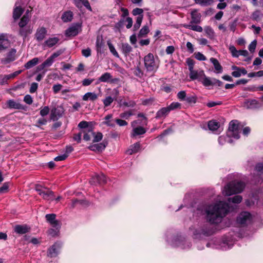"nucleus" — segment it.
Wrapping results in <instances>:
<instances>
[{
    "label": "nucleus",
    "mask_w": 263,
    "mask_h": 263,
    "mask_svg": "<svg viewBox=\"0 0 263 263\" xmlns=\"http://www.w3.org/2000/svg\"><path fill=\"white\" fill-rule=\"evenodd\" d=\"M149 31L147 26H144L140 30L138 35V37H143L146 35Z\"/></svg>",
    "instance_id": "obj_48"
},
{
    "label": "nucleus",
    "mask_w": 263,
    "mask_h": 263,
    "mask_svg": "<svg viewBox=\"0 0 263 263\" xmlns=\"http://www.w3.org/2000/svg\"><path fill=\"white\" fill-rule=\"evenodd\" d=\"M229 49L233 57H238V50L233 45H230Z\"/></svg>",
    "instance_id": "obj_57"
},
{
    "label": "nucleus",
    "mask_w": 263,
    "mask_h": 263,
    "mask_svg": "<svg viewBox=\"0 0 263 263\" xmlns=\"http://www.w3.org/2000/svg\"><path fill=\"white\" fill-rule=\"evenodd\" d=\"M237 224L239 226L245 225L247 222V212H241L236 219Z\"/></svg>",
    "instance_id": "obj_22"
},
{
    "label": "nucleus",
    "mask_w": 263,
    "mask_h": 263,
    "mask_svg": "<svg viewBox=\"0 0 263 263\" xmlns=\"http://www.w3.org/2000/svg\"><path fill=\"white\" fill-rule=\"evenodd\" d=\"M89 182L91 184L97 185L98 184H103L106 182L105 176L101 174L100 175H95L90 179Z\"/></svg>",
    "instance_id": "obj_10"
},
{
    "label": "nucleus",
    "mask_w": 263,
    "mask_h": 263,
    "mask_svg": "<svg viewBox=\"0 0 263 263\" xmlns=\"http://www.w3.org/2000/svg\"><path fill=\"white\" fill-rule=\"evenodd\" d=\"M10 45V42L5 34H0V51L6 49Z\"/></svg>",
    "instance_id": "obj_15"
},
{
    "label": "nucleus",
    "mask_w": 263,
    "mask_h": 263,
    "mask_svg": "<svg viewBox=\"0 0 263 263\" xmlns=\"http://www.w3.org/2000/svg\"><path fill=\"white\" fill-rule=\"evenodd\" d=\"M16 51L15 49H11L6 58L2 59L1 61L3 64H7L15 60V55Z\"/></svg>",
    "instance_id": "obj_17"
},
{
    "label": "nucleus",
    "mask_w": 263,
    "mask_h": 263,
    "mask_svg": "<svg viewBox=\"0 0 263 263\" xmlns=\"http://www.w3.org/2000/svg\"><path fill=\"white\" fill-rule=\"evenodd\" d=\"M98 98V95L95 92H88L86 93L82 97V99L83 101H88L90 100L91 101H94L96 100Z\"/></svg>",
    "instance_id": "obj_25"
},
{
    "label": "nucleus",
    "mask_w": 263,
    "mask_h": 263,
    "mask_svg": "<svg viewBox=\"0 0 263 263\" xmlns=\"http://www.w3.org/2000/svg\"><path fill=\"white\" fill-rule=\"evenodd\" d=\"M107 45L108 46L110 52L116 58H119V55L118 52L116 51L114 46L111 43L110 41H108L107 42Z\"/></svg>",
    "instance_id": "obj_45"
},
{
    "label": "nucleus",
    "mask_w": 263,
    "mask_h": 263,
    "mask_svg": "<svg viewBox=\"0 0 263 263\" xmlns=\"http://www.w3.org/2000/svg\"><path fill=\"white\" fill-rule=\"evenodd\" d=\"M232 138L231 136H229L228 133L226 135H222L219 137L218 138V142L219 144L222 145L226 143H232V140L231 139Z\"/></svg>",
    "instance_id": "obj_30"
},
{
    "label": "nucleus",
    "mask_w": 263,
    "mask_h": 263,
    "mask_svg": "<svg viewBox=\"0 0 263 263\" xmlns=\"http://www.w3.org/2000/svg\"><path fill=\"white\" fill-rule=\"evenodd\" d=\"M232 69L234 71L232 72V75L235 78H238L241 75H245L247 73L244 68H240L236 66H233Z\"/></svg>",
    "instance_id": "obj_21"
},
{
    "label": "nucleus",
    "mask_w": 263,
    "mask_h": 263,
    "mask_svg": "<svg viewBox=\"0 0 263 263\" xmlns=\"http://www.w3.org/2000/svg\"><path fill=\"white\" fill-rule=\"evenodd\" d=\"M75 4L78 6V4L81 3L88 10L91 11L92 9L88 0H74Z\"/></svg>",
    "instance_id": "obj_44"
},
{
    "label": "nucleus",
    "mask_w": 263,
    "mask_h": 263,
    "mask_svg": "<svg viewBox=\"0 0 263 263\" xmlns=\"http://www.w3.org/2000/svg\"><path fill=\"white\" fill-rule=\"evenodd\" d=\"M263 76V70H260L257 72H251L248 74V77L253 78L254 77H262Z\"/></svg>",
    "instance_id": "obj_60"
},
{
    "label": "nucleus",
    "mask_w": 263,
    "mask_h": 263,
    "mask_svg": "<svg viewBox=\"0 0 263 263\" xmlns=\"http://www.w3.org/2000/svg\"><path fill=\"white\" fill-rule=\"evenodd\" d=\"M112 118V115L111 114H108L104 118L105 121L103 122L104 124L110 127L115 126V124L113 123L111 120Z\"/></svg>",
    "instance_id": "obj_43"
},
{
    "label": "nucleus",
    "mask_w": 263,
    "mask_h": 263,
    "mask_svg": "<svg viewBox=\"0 0 263 263\" xmlns=\"http://www.w3.org/2000/svg\"><path fill=\"white\" fill-rule=\"evenodd\" d=\"M229 210V204L223 201L209 205L205 208L207 220L211 223L217 224L221 221Z\"/></svg>",
    "instance_id": "obj_1"
},
{
    "label": "nucleus",
    "mask_w": 263,
    "mask_h": 263,
    "mask_svg": "<svg viewBox=\"0 0 263 263\" xmlns=\"http://www.w3.org/2000/svg\"><path fill=\"white\" fill-rule=\"evenodd\" d=\"M186 63L189 67V70L190 72L193 70L195 61L191 58H187L186 60Z\"/></svg>",
    "instance_id": "obj_53"
},
{
    "label": "nucleus",
    "mask_w": 263,
    "mask_h": 263,
    "mask_svg": "<svg viewBox=\"0 0 263 263\" xmlns=\"http://www.w3.org/2000/svg\"><path fill=\"white\" fill-rule=\"evenodd\" d=\"M7 107L10 109H24L25 107L19 102H16L13 99H10L6 102Z\"/></svg>",
    "instance_id": "obj_12"
},
{
    "label": "nucleus",
    "mask_w": 263,
    "mask_h": 263,
    "mask_svg": "<svg viewBox=\"0 0 263 263\" xmlns=\"http://www.w3.org/2000/svg\"><path fill=\"white\" fill-rule=\"evenodd\" d=\"M112 78V76L109 72H105L98 79L101 82H108Z\"/></svg>",
    "instance_id": "obj_40"
},
{
    "label": "nucleus",
    "mask_w": 263,
    "mask_h": 263,
    "mask_svg": "<svg viewBox=\"0 0 263 263\" xmlns=\"http://www.w3.org/2000/svg\"><path fill=\"white\" fill-rule=\"evenodd\" d=\"M35 190L44 200L52 201L54 199V193L48 188L36 185Z\"/></svg>",
    "instance_id": "obj_5"
},
{
    "label": "nucleus",
    "mask_w": 263,
    "mask_h": 263,
    "mask_svg": "<svg viewBox=\"0 0 263 263\" xmlns=\"http://www.w3.org/2000/svg\"><path fill=\"white\" fill-rule=\"evenodd\" d=\"M73 17V14L71 11L65 12L62 16V20L64 22H68L72 20Z\"/></svg>",
    "instance_id": "obj_38"
},
{
    "label": "nucleus",
    "mask_w": 263,
    "mask_h": 263,
    "mask_svg": "<svg viewBox=\"0 0 263 263\" xmlns=\"http://www.w3.org/2000/svg\"><path fill=\"white\" fill-rule=\"evenodd\" d=\"M78 127L82 129V130H86V129H87L88 128H92L91 127H89L88 126V122L85 121L80 122L78 124Z\"/></svg>",
    "instance_id": "obj_52"
},
{
    "label": "nucleus",
    "mask_w": 263,
    "mask_h": 263,
    "mask_svg": "<svg viewBox=\"0 0 263 263\" xmlns=\"http://www.w3.org/2000/svg\"><path fill=\"white\" fill-rule=\"evenodd\" d=\"M170 111L177 109L180 108L181 104L179 102H173L172 103L168 106H167Z\"/></svg>",
    "instance_id": "obj_54"
},
{
    "label": "nucleus",
    "mask_w": 263,
    "mask_h": 263,
    "mask_svg": "<svg viewBox=\"0 0 263 263\" xmlns=\"http://www.w3.org/2000/svg\"><path fill=\"white\" fill-rule=\"evenodd\" d=\"M49 112H50L49 107L47 106H45L41 108L40 111V115L42 117H44L45 116L48 115Z\"/></svg>",
    "instance_id": "obj_50"
},
{
    "label": "nucleus",
    "mask_w": 263,
    "mask_h": 263,
    "mask_svg": "<svg viewBox=\"0 0 263 263\" xmlns=\"http://www.w3.org/2000/svg\"><path fill=\"white\" fill-rule=\"evenodd\" d=\"M47 123V120L45 118L42 117L40 118L36 121L35 126L36 127H40L41 125H46Z\"/></svg>",
    "instance_id": "obj_51"
},
{
    "label": "nucleus",
    "mask_w": 263,
    "mask_h": 263,
    "mask_svg": "<svg viewBox=\"0 0 263 263\" xmlns=\"http://www.w3.org/2000/svg\"><path fill=\"white\" fill-rule=\"evenodd\" d=\"M82 133L84 134L83 139L85 141H89L91 137L94 135L92 128H88L86 130H82Z\"/></svg>",
    "instance_id": "obj_29"
},
{
    "label": "nucleus",
    "mask_w": 263,
    "mask_h": 263,
    "mask_svg": "<svg viewBox=\"0 0 263 263\" xmlns=\"http://www.w3.org/2000/svg\"><path fill=\"white\" fill-rule=\"evenodd\" d=\"M81 30V25L80 24H74L69 27L66 30L65 35L67 36H76Z\"/></svg>",
    "instance_id": "obj_8"
},
{
    "label": "nucleus",
    "mask_w": 263,
    "mask_h": 263,
    "mask_svg": "<svg viewBox=\"0 0 263 263\" xmlns=\"http://www.w3.org/2000/svg\"><path fill=\"white\" fill-rule=\"evenodd\" d=\"M195 58L199 61H205L206 58L202 53L197 52L194 53Z\"/></svg>",
    "instance_id": "obj_58"
},
{
    "label": "nucleus",
    "mask_w": 263,
    "mask_h": 263,
    "mask_svg": "<svg viewBox=\"0 0 263 263\" xmlns=\"http://www.w3.org/2000/svg\"><path fill=\"white\" fill-rule=\"evenodd\" d=\"M244 187L243 184L240 181H232L227 184L222 190V193L225 196H231L240 193Z\"/></svg>",
    "instance_id": "obj_2"
},
{
    "label": "nucleus",
    "mask_w": 263,
    "mask_h": 263,
    "mask_svg": "<svg viewBox=\"0 0 263 263\" xmlns=\"http://www.w3.org/2000/svg\"><path fill=\"white\" fill-rule=\"evenodd\" d=\"M197 96L196 95H192L190 96H188L186 98L185 101L190 104L193 103L195 104L196 103L197 101Z\"/></svg>",
    "instance_id": "obj_56"
},
{
    "label": "nucleus",
    "mask_w": 263,
    "mask_h": 263,
    "mask_svg": "<svg viewBox=\"0 0 263 263\" xmlns=\"http://www.w3.org/2000/svg\"><path fill=\"white\" fill-rule=\"evenodd\" d=\"M46 221L53 228H60V222L56 220V215L54 214H48L45 215Z\"/></svg>",
    "instance_id": "obj_9"
},
{
    "label": "nucleus",
    "mask_w": 263,
    "mask_h": 263,
    "mask_svg": "<svg viewBox=\"0 0 263 263\" xmlns=\"http://www.w3.org/2000/svg\"><path fill=\"white\" fill-rule=\"evenodd\" d=\"M30 228L27 225H16L14 227V231L18 234H24L28 232Z\"/></svg>",
    "instance_id": "obj_18"
},
{
    "label": "nucleus",
    "mask_w": 263,
    "mask_h": 263,
    "mask_svg": "<svg viewBox=\"0 0 263 263\" xmlns=\"http://www.w3.org/2000/svg\"><path fill=\"white\" fill-rule=\"evenodd\" d=\"M208 125L209 129L213 132L218 130L220 127L219 123L216 120L210 121Z\"/></svg>",
    "instance_id": "obj_31"
},
{
    "label": "nucleus",
    "mask_w": 263,
    "mask_h": 263,
    "mask_svg": "<svg viewBox=\"0 0 263 263\" xmlns=\"http://www.w3.org/2000/svg\"><path fill=\"white\" fill-rule=\"evenodd\" d=\"M121 50L124 54L127 55L132 51V47L128 43H122L121 44Z\"/></svg>",
    "instance_id": "obj_35"
},
{
    "label": "nucleus",
    "mask_w": 263,
    "mask_h": 263,
    "mask_svg": "<svg viewBox=\"0 0 263 263\" xmlns=\"http://www.w3.org/2000/svg\"><path fill=\"white\" fill-rule=\"evenodd\" d=\"M60 54V53L59 52L53 53L50 57H49L42 64L40 65L37 67V70L38 71H41L43 70L45 68L51 66V65L54 62V59L59 56Z\"/></svg>",
    "instance_id": "obj_6"
},
{
    "label": "nucleus",
    "mask_w": 263,
    "mask_h": 263,
    "mask_svg": "<svg viewBox=\"0 0 263 263\" xmlns=\"http://www.w3.org/2000/svg\"><path fill=\"white\" fill-rule=\"evenodd\" d=\"M93 136V142H98L100 141L103 138V135L101 133H97L96 134L94 133Z\"/></svg>",
    "instance_id": "obj_59"
},
{
    "label": "nucleus",
    "mask_w": 263,
    "mask_h": 263,
    "mask_svg": "<svg viewBox=\"0 0 263 263\" xmlns=\"http://www.w3.org/2000/svg\"><path fill=\"white\" fill-rule=\"evenodd\" d=\"M29 16L27 15V14H25L21 18V21L18 24L20 28L24 27L28 23L29 20Z\"/></svg>",
    "instance_id": "obj_41"
},
{
    "label": "nucleus",
    "mask_w": 263,
    "mask_h": 263,
    "mask_svg": "<svg viewBox=\"0 0 263 263\" xmlns=\"http://www.w3.org/2000/svg\"><path fill=\"white\" fill-rule=\"evenodd\" d=\"M170 112V111L167 107H163L157 112L156 118L157 119L165 118Z\"/></svg>",
    "instance_id": "obj_24"
},
{
    "label": "nucleus",
    "mask_w": 263,
    "mask_h": 263,
    "mask_svg": "<svg viewBox=\"0 0 263 263\" xmlns=\"http://www.w3.org/2000/svg\"><path fill=\"white\" fill-rule=\"evenodd\" d=\"M143 18V15H140V16H138L136 18V23L134 26V29L135 30H137L141 26V23L142 22Z\"/></svg>",
    "instance_id": "obj_47"
},
{
    "label": "nucleus",
    "mask_w": 263,
    "mask_h": 263,
    "mask_svg": "<svg viewBox=\"0 0 263 263\" xmlns=\"http://www.w3.org/2000/svg\"><path fill=\"white\" fill-rule=\"evenodd\" d=\"M137 123V121H134L131 123L132 126L133 127L131 137H135L137 136L143 135L146 132V129L142 126L135 127Z\"/></svg>",
    "instance_id": "obj_7"
},
{
    "label": "nucleus",
    "mask_w": 263,
    "mask_h": 263,
    "mask_svg": "<svg viewBox=\"0 0 263 263\" xmlns=\"http://www.w3.org/2000/svg\"><path fill=\"white\" fill-rule=\"evenodd\" d=\"M143 10L141 8H136L133 9L132 11V14L134 15H138L140 16V15H143Z\"/></svg>",
    "instance_id": "obj_63"
},
{
    "label": "nucleus",
    "mask_w": 263,
    "mask_h": 263,
    "mask_svg": "<svg viewBox=\"0 0 263 263\" xmlns=\"http://www.w3.org/2000/svg\"><path fill=\"white\" fill-rule=\"evenodd\" d=\"M62 112L59 109L55 108L51 110L50 118L53 121H57L59 118L62 117Z\"/></svg>",
    "instance_id": "obj_26"
},
{
    "label": "nucleus",
    "mask_w": 263,
    "mask_h": 263,
    "mask_svg": "<svg viewBox=\"0 0 263 263\" xmlns=\"http://www.w3.org/2000/svg\"><path fill=\"white\" fill-rule=\"evenodd\" d=\"M177 98L181 101L185 100L186 99V92L185 91H180L177 93Z\"/></svg>",
    "instance_id": "obj_62"
},
{
    "label": "nucleus",
    "mask_w": 263,
    "mask_h": 263,
    "mask_svg": "<svg viewBox=\"0 0 263 263\" xmlns=\"http://www.w3.org/2000/svg\"><path fill=\"white\" fill-rule=\"evenodd\" d=\"M257 45V41L256 40H254L253 41H252L249 46V50L251 52H254L255 51V50L256 49Z\"/></svg>",
    "instance_id": "obj_61"
},
{
    "label": "nucleus",
    "mask_w": 263,
    "mask_h": 263,
    "mask_svg": "<svg viewBox=\"0 0 263 263\" xmlns=\"http://www.w3.org/2000/svg\"><path fill=\"white\" fill-rule=\"evenodd\" d=\"M258 198V192L257 191L253 192L251 196H249V198H248V206L254 205L255 203H257Z\"/></svg>",
    "instance_id": "obj_23"
},
{
    "label": "nucleus",
    "mask_w": 263,
    "mask_h": 263,
    "mask_svg": "<svg viewBox=\"0 0 263 263\" xmlns=\"http://www.w3.org/2000/svg\"><path fill=\"white\" fill-rule=\"evenodd\" d=\"M242 197L240 195H236L233 197L229 198L228 201L229 203L232 202L234 203H239L242 201Z\"/></svg>",
    "instance_id": "obj_46"
},
{
    "label": "nucleus",
    "mask_w": 263,
    "mask_h": 263,
    "mask_svg": "<svg viewBox=\"0 0 263 263\" xmlns=\"http://www.w3.org/2000/svg\"><path fill=\"white\" fill-rule=\"evenodd\" d=\"M140 149V144L138 142L132 145L127 151L126 153L128 155H132L134 153H137Z\"/></svg>",
    "instance_id": "obj_34"
},
{
    "label": "nucleus",
    "mask_w": 263,
    "mask_h": 263,
    "mask_svg": "<svg viewBox=\"0 0 263 263\" xmlns=\"http://www.w3.org/2000/svg\"><path fill=\"white\" fill-rule=\"evenodd\" d=\"M195 2L202 6L210 5L213 2V0H195Z\"/></svg>",
    "instance_id": "obj_49"
},
{
    "label": "nucleus",
    "mask_w": 263,
    "mask_h": 263,
    "mask_svg": "<svg viewBox=\"0 0 263 263\" xmlns=\"http://www.w3.org/2000/svg\"><path fill=\"white\" fill-rule=\"evenodd\" d=\"M39 59L37 58H34L32 59V60L29 61L27 62L24 65V67L26 69H30L39 63Z\"/></svg>",
    "instance_id": "obj_36"
},
{
    "label": "nucleus",
    "mask_w": 263,
    "mask_h": 263,
    "mask_svg": "<svg viewBox=\"0 0 263 263\" xmlns=\"http://www.w3.org/2000/svg\"><path fill=\"white\" fill-rule=\"evenodd\" d=\"M255 170L260 174L263 175V162L258 163L255 166Z\"/></svg>",
    "instance_id": "obj_64"
},
{
    "label": "nucleus",
    "mask_w": 263,
    "mask_h": 263,
    "mask_svg": "<svg viewBox=\"0 0 263 263\" xmlns=\"http://www.w3.org/2000/svg\"><path fill=\"white\" fill-rule=\"evenodd\" d=\"M202 84L205 86L208 87L210 86H213L214 78L211 79L210 78L206 77L205 76L201 79L200 81Z\"/></svg>",
    "instance_id": "obj_37"
},
{
    "label": "nucleus",
    "mask_w": 263,
    "mask_h": 263,
    "mask_svg": "<svg viewBox=\"0 0 263 263\" xmlns=\"http://www.w3.org/2000/svg\"><path fill=\"white\" fill-rule=\"evenodd\" d=\"M31 32L32 29L30 27L21 28L20 30V35L24 37H26L28 34H30Z\"/></svg>",
    "instance_id": "obj_42"
},
{
    "label": "nucleus",
    "mask_w": 263,
    "mask_h": 263,
    "mask_svg": "<svg viewBox=\"0 0 263 263\" xmlns=\"http://www.w3.org/2000/svg\"><path fill=\"white\" fill-rule=\"evenodd\" d=\"M204 31L208 37L210 39H214L215 33L212 28L209 26H206L204 27Z\"/></svg>",
    "instance_id": "obj_32"
},
{
    "label": "nucleus",
    "mask_w": 263,
    "mask_h": 263,
    "mask_svg": "<svg viewBox=\"0 0 263 263\" xmlns=\"http://www.w3.org/2000/svg\"><path fill=\"white\" fill-rule=\"evenodd\" d=\"M106 145L102 143L95 144L89 146V149L92 151L101 152L105 149Z\"/></svg>",
    "instance_id": "obj_33"
},
{
    "label": "nucleus",
    "mask_w": 263,
    "mask_h": 263,
    "mask_svg": "<svg viewBox=\"0 0 263 263\" xmlns=\"http://www.w3.org/2000/svg\"><path fill=\"white\" fill-rule=\"evenodd\" d=\"M242 127L243 126L238 121L236 120H232L229 123L227 133L229 136H231L234 139H238L240 138V134Z\"/></svg>",
    "instance_id": "obj_3"
},
{
    "label": "nucleus",
    "mask_w": 263,
    "mask_h": 263,
    "mask_svg": "<svg viewBox=\"0 0 263 263\" xmlns=\"http://www.w3.org/2000/svg\"><path fill=\"white\" fill-rule=\"evenodd\" d=\"M47 31L46 29L44 27H40L39 28L35 33V37L37 41H42L45 38L46 35L47 34Z\"/></svg>",
    "instance_id": "obj_16"
},
{
    "label": "nucleus",
    "mask_w": 263,
    "mask_h": 263,
    "mask_svg": "<svg viewBox=\"0 0 263 263\" xmlns=\"http://www.w3.org/2000/svg\"><path fill=\"white\" fill-rule=\"evenodd\" d=\"M189 76L192 80H198L199 81H201V79L205 76L204 72L203 70H192L190 72Z\"/></svg>",
    "instance_id": "obj_11"
},
{
    "label": "nucleus",
    "mask_w": 263,
    "mask_h": 263,
    "mask_svg": "<svg viewBox=\"0 0 263 263\" xmlns=\"http://www.w3.org/2000/svg\"><path fill=\"white\" fill-rule=\"evenodd\" d=\"M191 24H198L201 22V15L197 10H193L191 12Z\"/></svg>",
    "instance_id": "obj_13"
},
{
    "label": "nucleus",
    "mask_w": 263,
    "mask_h": 263,
    "mask_svg": "<svg viewBox=\"0 0 263 263\" xmlns=\"http://www.w3.org/2000/svg\"><path fill=\"white\" fill-rule=\"evenodd\" d=\"M23 9L20 7H16L14 8L13 13L14 19H18L23 13Z\"/></svg>",
    "instance_id": "obj_39"
},
{
    "label": "nucleus",
    "mask_w": 263,
    "mask_h": 263,
    "mask_svg": "<svg viewBox=\"0 0 263 263\" xmlns=\"http://www.w3.org/2000/svg\"><path fill=\"white\" fill-rule=\"evenodd\" d=\"M60 248V244L55 243L48 250V256L50 257H55L58 254V250Z\"/></svg>",
    "instance_id": "obj_19"
},
{
    "label": "nucleus",
    "mask_w": 263,
    "mask_h": 263,
    "mask_svg": "<svg viewBox=\"0 0 263 263\" xmlns=\"http://www.w3.org/2000/svg\"><path fill=\"white\" fill-rule=\"evenodd\" d=\"M114 99L110 96H108L103 100V102L104 105L105 107H107L109 106L112 103Z\"/></svg>",
    "instance_id": "obj_55"
},
{
    "label": "nucleus",
    "mask_w": 263,
    "mask_h": 263,
    "mask_svg": "<svg viewBox=\"0 0 263 263\" xmlns=\"http://www.w3.org/2000/svg\"><path fill=\"white\" fill-rule=\"evenodd\" d=\"M59 40L60 39L57 37H49L44 43L43 46L48 47L49 48L52 47L56 45Z\"/></svg>",
    "instance_id": "obj_20"
},
{
    "label": "nucleus",
    "mask_w": 263,
    "mask_h": 263,
    "mask_svg": "<svg viewBox=\"0 0 263 263\" xmlns=\"http://www.w3.org/2000/svg\"><path fill=\"white\" fill-rule=\"evenodd\" d=\"M144 66L147 71H156L158 68V64L155 61L154 55L148 53L144 58Z\"/></svg>",
    "instance_id": "obj_4"
},
{
    "label": "nucleus",
    "mask_w": 263,
    "mask_h": 263,
    "mask_svg": "<svg viewBox=\"0 0 263 263\" xmlns=\"http://www.w3.org/2000/svg\"><path fill=\"white\" fill-rule=\"evenodd\" d=\"M105 43L102 36H98L96 42V48L98 53H102L103 51V48Z\"/></svg>",
    "instance_id": "obj_14"
},
{
    "label": "nucleus",
    "mask_w": 263,
    "mask_h": 263,
    "mask_svg": "<svg viewBox=\"0 0 263 263\" xmlns=\"http://www.w3.org/2000/svg\"><path fill=\"white\" fill-rule=\"evenodd\" d=\"M183 26L186 29H189L198 32H201L203 31V28L201 26L194 25V24H191V23H190L189 24H184Z\"/></svg>",
    "instance_id": "obj_27"
},
{
    "label": "nucleus",
    "mask_w": 263,
    "mask_h": 263,
    "mask_svg": "<svg viewBox=\"0 0 263 263\" xmlns=\"http://www.w3.org/2000/svg\"><path fill=\"white\" fill-rule=\"evenodd\" d=\"M210 61L212 62V63L213 64L215 71L217 73H220L222 72V67L218 61L214 58H211L210 59Z\"/></svg>",
    "instance_id": "obj_28"
}]
</instances>
